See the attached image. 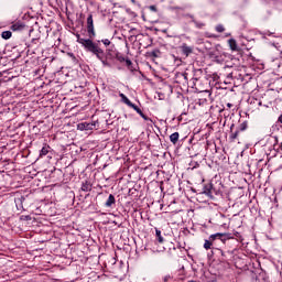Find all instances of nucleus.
Masks as SVG:
<instances>
[{"mask_svg":"<svg viewBox=\"0 0 282 282\" xmlns=\"http://www.w3.org/2000/svg\"><path fill=\"white\" fill-rule=\"evenodd\" d=\"M180 140V132H174L170 135V141L172 142V144H177Z\"/></svg>","mask_w":282,"mask_h":282,"instance_id":"obj_8","label":"nucleus"},{"mask_svg":"<svg viewBox=\"0 0 282 282\" xmlns=\"http://www.w3.org/2000/svg\"><path fill=\"white\" fill-rule=\"evenodd\" d=\"M150 10H151L152 12H158V8H156L155 6H150Z\"/></svg>","mask_w":282,"mask_h":282,"instance_id":"obj_21","label":"nucleus"},{"mask_svg":"<svg viewBox=\"0 0 282 282\" xmlns=\"http://www.w3.org/2000/svg\"><path fill=\"white\" fill-rule=\"evenodd\" d=\"M77 129L79 131H93V129H96V123L94 122H82L77 124Z\"/></svg>","mask_w":282,"mask_h":282,"instance_id":"obj_3","label":"nucleus"},{"mask_svg":"<svg viewBox=\"0 0 282 282\" xmlns=\"http://www.w3.org/2000/svg\"><path fill=\"white\" fill-rule=\"evenodd\" d=\"M47 153H50V145L43 147L40 155H47Z\"/></svg>","mask_w":282,"mask_h":282,"instance_id":"obj_16","label":"nucleus"},{"mask_svg":"<svg viewBox=\"0 0 282 282\" xmlns=\"http://www.w3.org/2000/svg\"><path fill=\"white\" fill-rule=\"evenodd\" d=\"M181 51L184 56H191V54H193V47L188 46L186 43L181 45Z\"/></svg>","mask_w":282,"mask_h":282,"instance_id":"obj_4","label":"nucleus"},{"mask_svg":"<svg viewBox=\"0 0 282 282\" xmlns=\"http://www.w3.org/2000/svg\"><path fill=\"white\" fill-rule=\"evenodd\" d=\"M129 107H131V109H134V111H137V113H142V109H140V107L135 106L134 104H131Z\"/></svg>","mask_w":282,"mask_h":282,"instance_id":"obj_18","label":"nucleus"},{"mask_svg":"<svg viewBox=\"0 0 282 282\" xmlns=\"http://www.w3.org/2000/svg\"><path fill=\"white\" fill-rule=\"evenodd\" d=\"M227 107L230 109L232 107V104H227Z\"/></svg>","mask_w":282,"mask_h":282,"instance_id":"obj_26","label":"nucleus"},{"mask_svg":"<svg viewBox=\"0 0 282 282\" xmlns=\"http://www.w3.org/2000/svg\"><path fill=\"white\" fill-rule=\"evenodd\" d=\"M113 204H116V196H113V194H110L105 206L107 208H111Z\"/></svg>","mask_w":282,"mask_h":282,"instance_id":"obj_6","label":"nucleus"},{"mask_svg":"<svg viewBox=\"0 0 282 282\" xmlns=\"http://www.w3.org/2000/svg\"><path fill=\"white\" fill-rule=\"evenodd\" d=\"M215 242V240H212L210 239V236H209V239L208 240H205V243H204V248L205 250H210V248H213V243Z\"/></svg>","mask_w":282,"mask_h":282,"instance_id":"obj_11","label":"nucleus"},{"mask_svg":"<svg viewBox=\"0 0 282 282\" xmlns=\"http://www.w3.org/2000/svg\"><path fill=\"white\" fill-rule=\"evenodd\" d=\"M229 47L232 52H237V41L235 39H230L228 41Z\"/></svg>","mask_w":282,"mask_h":282,"instance_id":"obj_9","label":"nucleus"},{"mask_svg":"<svg viewBox=\"0 0 282 282\" xmlns=\"http://www.w3.org/2000/svg\"><path fill=\"white\" fill-rule=\"evenodd\" d=\"M87 32L89 40L96 37V30L94 29V15L89 14L87 18ZM88 39H85V41H89Z\"/></svg>","mask_w":282,"mask_h":282,"instance_id":"obj_2","label":"nucleus"},{"mask_svg":"<svg viewBox=\"0 0 282 282\" xmlns=\"http://www.w3.org/2000/svg\"><path fill=\"white\" fill-rule=\"evenodd\" d=\"M119 96L121 97L122 102H124V105H127L128 107H130V105H132L133 102H131V100H129V98L126 97L124 94H119Z\"/></svg>","mask_w":282,"mask_h":282,"instance_id":"obj_12","label":"nucleus"},{"mask_svg":"<svg viewBox=\"0 0 282 282\" xmlns=\"http://www.w3.org/2000/svg\"><path fill=\"white\" fill-rule=\"evenodd\" d=\"M216 32H219L221 34L223 32H226V28H224L223 24H218L216 25Z\"/></svg>","mask_w":282,"mask_h":282,"instance_id":"obj_17","label":"nucleus"},{"mask_svg":"<svg viewBox=\"0 0 282 282\" xmlns=\"http://www.w3.org/2000/svg\"><path fill=\"white\" fill-rule=\"evenodd\" d=\"M224 237H228V234H214L210 236L212 241H215L216 239H220V241H226Z\"/></svg>","mask_w":282,"mask_h":282,"instance_id":"obj_7","label":"nucleus"},{"mask_svg":"<svg viewBox=\"0 0 282 282\" xmlns=\"http://www.w3.org/2000/svg\"><path fill=\"white\" fill-rule=\"evenodd\" d=\"M101 43H104V45H106V47L111 45V41H109V39L101 40Z\"/></svg>","mask_w":282,"mask_h":282,"instance_id":"obj_19","label":"nucleus"},{"mask_svg":"<svg viewBox=\"0 0 282 282\" xmlns=\"http://www.w3.org/2000/svg\"><path fill=\"white\" fill-rule=\"evenodd\" d=\"M2 39H4V41H8V39H12V32L11 31H4L1 34Z\"/></svg>","mask_w":282,"mask_h":282,"instance_id":"obj_14","label":"nucleus"},{"mask_svg":"<svg viewBox=\"0 0 282 282\" xmlns=\"http://www.w3.org/2000/svg\"><path fill=\"white\" fill-rule=\"evenodd\" d=\"M210 188H212V185H208V187H206V191H205V193H210Z\"/></svg>","mask_w":282,"mask_h":282,"instance_id":"obj_24","label":"nucleus"},{"mask_svg":"<svg viewBox=\"0 0 282 282\" xmlns=\"http://www.w3.org/2000/svg\"><path fill=\"white\" fill-rule=\"evenodd\" d=\"M156 232V238L159 243H164V238L162 237V231H160V229H155Z\"/></svg>","mask_w":282,"mask_h":282,"instance_id":"obj_15","label":"nucleus"},{"mask_svg":"<svg viewBox=\"0 0 282 282\" xmlns=\"http://www.w3.org/2000/svg\"><path fill=\"white\" fill-rule=\"evenodd\" d=\"M195 24H196V28H204V23L195 22Z\"/></svg>","mask_w":282,"mask_h":282,"instance_id":"obj_23","label":"nucleus"},{"mask_svg":"<svg viewBox=\"0 0 282 282\" xmlns=\"http://www.w3.org/2000/svg\"><path fill=\"white\" fill-rule=\"evenodd\" d=\"M139 116H141V118H143V120H149V118L145 117L144 112H141Z\"/></svg>","mask_w":282,"mask_h":282,"instance_id":"obj_22","label":"nucleus"},{"mask_svg":"<svg viewBox=\"0 0 282 282\" xmlns=\"http://www.w3.org/2000/svg\"><path fill=\"white\" fill-rule=\"evenodd\" d=\"M239 133H241L240 129L236 130L235 132H231V134L229 137L230 141L235 142L237 140V138H239Z\"/></svg>","mask_w":282,"mask_h":282,"instance_id":"obj_10","label":"nucleus"},{"mask_svg":"<svg viewBox=\"0 0 282 282\" xmlns=\"http://www.w3.org/2000/svg\"><path fill=\"white\" fill-rule=\"evenodd\" d=\"M25 24H23L22 22H15L11 25V30L13 32H21V30H24Z\"/></svg>","mask_w":282,"mask_h":282,"instance_id":"obj_5","label":"nucleus"},{"mask_svg":"<svg viewBox=\"0 0 282 282\" xmlns=\"http://www.w3.org/2000/svg\"><path fill=\"white\" fill-rule=\"evenodd\" d=\"M77 43L83 45L84 50L86 52H90L94 54L98 61H100L104 65V67H109V62L105 59V51L98 46L97 43L94 42V40H85L84 37H80V35H77Z\"/></svg>","mask_w":282,"mask_h":282,"instance_id":"obj_1","label":"nucleus"},{"mask_svg":"<svg viewBox=\"0 0 282 282\" xmlns=\"http://www.w3.org/2000/svg\"><path fill=\"white\" fill-rule=\"evenodd\" d=\"M246 129H248V124L247 123H241L238 130L246 131Z\"/></svg>","mask_w":282,"mask_h":282,"instance_id":"obj_20","label":"nucleus"},{"mask_svg":"<svg viewBox=\"0 0 282 282\" xmlns=\"http://www.w3.org/2000/svg\"><path fill=\"white\" fill-rule=\"evenodd\" d=\"M127 65H131V59L126 61Z\"/></svg>","mask_w":282,"mask_h":282,"instance_id":"obj_25","label":"nucleus"},{"mask_svg":"<svg viewBox=\"0 0 282 282\" xmlns=\"http://www.w3.org/2000/svg\"><path fill=\"white\" fill-rule=\"evenodd\" d=\"M82 191H84L85 193L91 191V184H89V182L83 183Z\"/></svg>","mask_w":282,"mask_h":282,"instance_id":"obj_13","label":"nucleus"}]
</instances>
